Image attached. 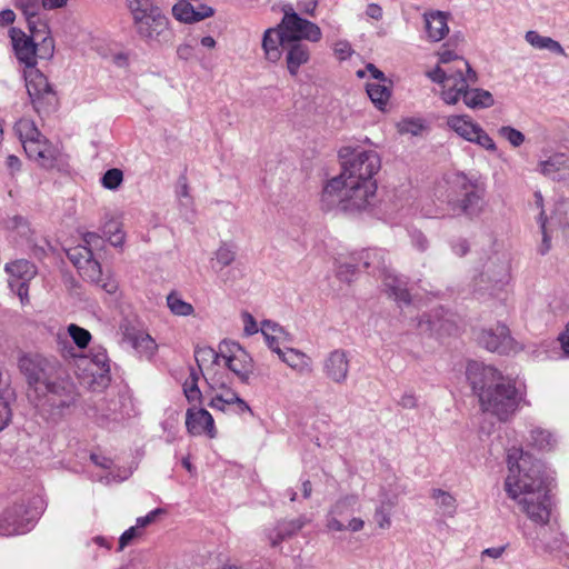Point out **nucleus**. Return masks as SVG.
<instances>
[{"mask_svg": "<svg viewBox=\"0 0 569 569\" xmlns=\"http://www.w3.org/2000/svg\"><path fill=\"white\" fill-rule=\"evenodd\" d=\"M137 36L149 46L172 41L169 20L152 0H126Z\"/></svg>", "mask_w": 569, "mask_h": 569, "instance_id": "nucleus-4", "label": "nucleus"}, {"mask_svg": "<svg viewBox=\"0 0 569 569\" xmlns=\"http://www.w3.org/2000/svg\"><path fill=\"white\" fill-rule=\"evenodd\" d=\"M511 279L510 261L506 256L491 257L485 266L478 283H487L480 289L488 290L490 295H497L509 284Z\"/></svg>", "mask_w": 569, "mask_h": 569, "instance_id": "nucleus-11", "label": "nucleus"}, {"mask_svg": "<svg viewBox=\"0 0 569 569\" xmlns=\"http://www.w3.org/2000/svg\"><path fill=\"white\" fill-rule=\"evenodd\" d=\"M9 37L17 60L26 68L33 69L37 66L36 40L16 27L9 29Z\"/></svg>", "mask_w": 569, "mask_h": 569, "instance_id": "nucleus-16", "label": "nucleus"}, {"mask_svg": "<svg viewBox=\"0 0 569 569\" xmlns=\"http://www.w3.org/2000/svg\"><path fill=\"white\" fill-rule=\"evenodd\" d=\"M167 306L171 313L179 317H188L194 312L193 306L184 301L176 291L167 296Z\"/></svg>", "mask_w": 569, "mask_h": 569, "instance_id": "nucleus-42", "label": "nucleus"}, {"mask_svg": "<svg viewBox=\"0 0 569 569\" xmlns=\"http://www.w3.org/2000/svg\"><path fill=\"white\" fill-rule=\"evenodd\" d=\"M70 261L79 269L82 264L89 261L92 258L93 252H91V248L78 246L68 250L67 252Z\"/></svg>", "mask_w": 569, "mask_h": 569, "instance_id": "nucleus-49", "label": "nucleus"}, {"mask_svg": "<svg viewBox=\"0 0 569 569\" xmlns=\"http://www.w3.org/2000/svg\"><path fill=\"white\" fill-rule=\"evenodd\" d=\"M177 194H178V198H179V201L182 206L184 207H189L192 204V198L189 193V186L187 183V179L186 178H182L180 180V186H179V189L177 191Z\"/></svg>", "mask_w": 569, "mask_h": 569, "instance_id": "nucleus-60", "label": "nucleus"}, {"mask_svg": "<svg viewBox=\"0 0 569 569\" xmlns=\"http://www.w3.org/2000/svg\"><path fill=\"white\" fill-rule=\"evenodd\" d=\"M68 333L80 349L87 348L91 341V333L74 323L68 326Z\"/></svg>", "mask_w": 569, "mask_h": 569, "instance_id": "nucleus-47", "label": "nucleus"}, {"mask_svg": "<svg viewBox=\"0 0 569 569\" xmlns=\"http://www.w3.org/2000/svg\"><path fill=\"white\" fill-rule=\"evenodd\" d=\"M485 188L466 174H457L448 207L452 216L478 217L483 210Z\"/></svg>", "mask_w": 569, "mask_h": 569, "instance_id": "nucleus-6", "label": "nucleus"}, {"mask_svg": "<svg viewBox=\"0 0 569 569\" xmlns=\"http://www.w3.org/2000/svg\"><path fill=\"white\" fill-rule=\"evenodd\" d=\"M103 232H104V236L108 237V240L112 246L119 247V246L123 244L124 233L122 232V230L118 223L111 222V223L107 224Z\"/></svg>", "mask_w": 569, "mask_h": 569, "instance_id": "nucleus-56", "label": "nucleus"}, {"mask_svg": "<svg viewBox=\"0 0 569 569\" xmlns=\"http://www.w3.org/2000/svg\"><path fill=\"white\" fill-rule=\"evenodd\" d=\"M260 331L264 337L268 347L277 355H281L280 345L287 338L284 330L278 323L264 320L261 325Z\"/></svg>", "mask_w": 569, "mask_h": 569, "instance_id": "nucleus-35", "label": "nucleus"}, {"mask_svg": "<svg viewBox=\"0 0 569 569\" xmlns=\"http://www.w3.org/2000/svg\"><path fill=\"white\" fill-rule=\"evenodd\" d=\"M478 342L492 352L509 353L517 350V342L510 336L508 327L501 323L481 330Z\"/></svg>", "mask_w": 569, "mask_h": 569, "instance_id": "nucleus-14", "label": "nucleus"}, {"mask_svg": "<svg viewBox=\"0 0 569 569\" xmlns=\"http://www.w3.org/2000/svg\"><path fill=\"white\" fill-rule=\"evenodd\" d=\"M224 365L242 381L248 382L252 373V359L237 342L223 341L220 345Z\"/></svg>", "mask_w": 569, "mask_h": 569, "instance_id": "nucleus-12", "label": "nucleus"}, {"mask_svg": "<svg viewBox=\"0 0 569 569\" xmlns=\"http://www.w3.org/2000/svg\"><path fill=\"white\" fill-rule=\"evenodd\" d=\"M355 256L358 261L362 262L365 269H371L372 272L378 271L380 274L388 268L386 252L381 249H366L355 253Z\"/></svg>", "mask_w": 569, "mask_h": 569, "instance_id": "nucleus-34", "label": "nucleus"}, {"mask_svg": "<svg viewBox=\"0 0 569 569\" xmlns=\"http://www.w3.org/2000/svg\"><path fill=\"white\" fill-rule=\"evenodd\" d=\"M78 270L84 279L96 283L108 293H114L117 291V281L111 277H103L101 266L93 257L90 258L89 261L82 264Z\"/></svg>", "mask_w": 569, "mask_h": 569, "instance_id": "nucleus-25", "label": "nucleus"}, {"mask_svg": "<svg viewBox=\"0 0 569 569\" xmlns=\"http://www.w3.org/2000/svg\"><path fill=\"white\" fill-rule=\"evenodd\" d=\"M236 259V247L231 243L222 242L214 252L212 264L213 268L218 267L219 270L230 266Z\"/></svg>", "mask_w": 569, "mask_h": 569, "instance_id": "nucleus-43", "label": "nucleus"}, {"mask_svg": "<svg viewBox=\"0 0 569 569\" xmlns=\"http://www.w3.org/2000/svg\"><path fill=\"white\" fill-rule=\"evenodd\" d=\"M467 379L473 392L480 399V393L490 390L496 383L503 379V376L493 367L472 361L467 367Z\"/></svg>", "mask_w": 569, "mask_h": 569, "instance_id": "nucleus-15", "label": "nucleus"}, {"mask_svg": "<svg viewBox=\"0 0 569 569\" xmlns=\"http://www.w3.org/2000/svg\"><path fill=\"white\" fill-rule=\"evenodd\" d=\"M221 358V350L217 352L214 349L210 347L197 348L194 351V359L198 365V372L201 373L202 366L207 362H218Z\"/></svg>", "mask_w": 569, "mask_h": 569, "instance_id": "nucleus-46", "label": "nucleus"}, {"mask_svg": "<svg viewBox=\"0 0 569 569\" xmlns=\"http://www.w3.org/2000/svg\"><path fill=\"white\" fill-rule=\"evenodd\" d=\"M200 373L194 369H190V375L183 383V393L190 403L199 405L202 401V392L198 387Z\"/></svg>", "mask_w": 569, "mask_h": 569, "instance_id": "nucleus-41", "label": "nucleus"}, {"mask_svg": "<svg viewBox=\"0 0 569 569\" xmlns=\"http://www.w3.org/2000/svg\"><path fill=\"white\" fill-rule=\"evenodd\" d=\"M26 153L30 159L36 160L46 169L54 168L61 161L62 157L60 149L52 144L46 137L40 139L34 147L31 144Z\"/></svg>", "mask_w": 569, "mask_h": 569, "instance_id": "nucleus-18", "label": "nucleus"}, {"mask_svg": "<svg viewBox=\"0 0 569 569\" xmlns=\"http://www.w3.org/2000/svg\"><path fill=\"white\" fill-rule=\"evenodd\" d=\"M357 258L355 253L351 256L350 261H339L337 266V277L346 282H351L356 271L358 269V264L356 263Z\"/></svg>", "mask_w": 569, "mask_h": 569, "instance_id": "nucleus-48", "label": "nucleus"}, {"mask_svg": "<svg viewBox=\"0 0 569 569\" xmlns=\"http://www.w3.org/2000/svg\"><path fill=\"white\" fill-rule=\"evenodd\" d=\"M479 403L483 412L495 416L499 421H509L522 406H531L526 399V389L503 378L490 390L480 393Z\"/></svg>", "mask_w": 569, "mask_h": 569, "instance_id": "nucleus-5", "label": "nucleus"}, {"mask_svg": "<svg viewBox=\"0 0 569 569\" xmlns=\"http://www.w3.org/2000/svg\"><path fill=\"white\" fill-rule=\"evenodd\" d=\"M26 509L21 505L8 508L0 518V535H21L29 530V521L23 517Z\"/></svg>", "mask_w": 569, "mask_h": 569, "instance_id": "nucleus-19", "label": "nucleus"}, {"mask_svg": "<svg viewBox=\"0 0 569 569\" xmlns=\"http://www.w3.org/2000/svg\"><path fill=\"white\" fill-rule=\"evenodd\" d=\"M279 357L290 368L300 372L309 371L310 369L309 357L296 349L288 348L286 351L281 350V355H279Z\"/></svg>", "mask_w": 569, "mask_h": 569, "instance_id": "nucleus-40", "label": "nucleus"}, {"mask_svg": "<svg viewBox=\"0 0 569 569\" xmlns=\"http://www.w3.org/2000/svg\"><path fill=\"white\" fill-rule=\"evenodd\" d=\"M439 63L427 73L433 82L441 84V97L447 104L457 103V93L477 82V73L469 62L451 50L443 49L439 52Z\"/></svg>", "mask_w": 569, "mask_h": 569, "instance_id": "nucleus-3", "label": "nucleus"}, {"mask_svg": "<svg viewBox=\"0 0 569 569\" xmlns=\"http://www.w3.org/2000/svg\"><path fill=\"white\" fill-rule=\"evenodd\" d=\"M186 427L192 436L208 435L216 436L214 421L212 416L203 408H189L186 413Z\"/></svg>", "mask_w": 569, "mask_h": 569, "instance_id": "nucleus-20", "label": "nucleus"}, {"mask_svg": "<svg viewBox=\"0 0 569 569\" xmlns=\"http://www.w3.org/2000/svg\"><path fill=\"white\" fill-rule=\"evenodd\" d=\"M283 18L279 24L284 32V39L288 41L319 42L322 38V31L318 24L301 18L291 8L283 10Z\"/></svg>", "mask_w": 569, "mask_h": 569, "instance_id": "nucleus-9", "label": "nucleus"}, {"mask_svg": "<svg viewBox=\"0 0 569 569\" xmlns=\"http://www.w3.org/2000/svg\"><path fill=\"white\" fill-rule=\"evenodd\" d=\"M83 247L91 248V252H93V249H97L100 246H102L103 239L96 232H88L83 237Z\"/></svg>", "mask_w": 569, "mask_h": 569, "instance_id": "nucleus-64", "label": "nucleus"}, {"mask_svg": "<svg viewBox=\"0 0 569 569\" xmlns=\"http://www.w3.org/2000/svg\"><path fill=\"white\" fill-rule=\"evenodd\" d=\"M284 38V32L279 26L264 31L262 37V50L268 61L276 63L280 60L284 44L288 41V39Z\"/></svg>", "mask_w": 569, "mask_h": 569, "instance_id": "nucleus-23", "label": "nucleus"}, {"mask_svg": "<svg viewBox=\"0 0 569 569\" xmlns=\"http://www.w3.org/2000/svg\"><path fill=\"white\" fill-rule=\"evenodd\" d=\"M141 535V530L137 526H132L127 529L119 538V547L118 550H123L127 546H129L137 537Z\"/></svg>", "mask_w": 569, "mask_h": 569, "instance_id": "nucleus-59", "label": "nucleus"}, {"mask_svg": "<svg viewBox=\"0 0 569 569\" xmlns=\"http://www.w3.org/2000/svg\"><path fill=\"white\" fill-rule=\"evenodd\" d=\"M529 442L539 450H551L557 443L555 435L541 427H533L530 430Z\"/></svg>", "mask_w": 569, "mask_h": 569, "instance_id": "nucleus-39", "label": "nucleus"}, {"mask_svg": "<svg viewBox=\"0 0 569 569\" xmlns=\"http://www.w3.org/2000/svg\"><path fill=\"white\" fill-rule=\"evenodd\" d=\"M358 502L356 495L340 497L330 508L327 516L326 527L330 531H343L346 526L338 519L350 513Z\"/></svg>", "mask_w": 569, "mask_h": 569, "instance_id": "nucleus-22", "label": "nucleus"}, {"mask_svg": "<svg viewBox=\"0 0 569 569\" xmlns=\"http://www.w3.org/2000/svg\"><path fill=\"white\" fill-rule=\"evenodd\" d=\"M229 412H233L237 415H243L246 412H249L252 415L250 406L242 398H240L237 393L234 395V399L230 407Z\"/></svg>", "mask_w": 569, "mask_h": 569, "instance_id": "nucleus-62", "label": "nucleus"}, {"mask_svg": "<svg viewBox=\"0 0 569 569\" xmlns=\"http://www.w3.org/2000/svg\"><path fill=\"white\" fill-rule=\"evenodd\" d=\"M386 292L398 303L409 305L411 301L407 283L396 276L389 268L380 273Z\"/></svg>", "mask_w": 569, "mask_h": 569, "instance_id": "nucleus-28", "label": "nucleus"}, {"mask_svg": "<svg viewBox=\"0 0 569 569\" xmlns=\"http://www.w3.org/2000/svg\"><path fill=\"white\" fill-rule=\"evenodd\" d=\"M308 522L305 516H300L292 520H281L276 527L267 533L272 547L279 546L283 540L297 535Z\"/></svg>", "mask_w": 569, "mask_h": 569, "instance_id": "nucleus-24", "label": "nucleus"}, {"mask_svg": "<svg viewBox=\"0 0 569 569\" xmlns=\"http://www.w3.org/2000/svg\"><path fill=\"white\" fill-rule=\"evenodd\" d=\"M122 182L123 172L118 168L107 170L101 178V184L108 190H117Z\"/></svg>", "mask_w": 569, "mask_h": 569, "instance_id": "nucleus-50", "label": "nucleus"}, {"mask_svg": "<svg viewBox=\"0 0 569 569\" xmlns=\"http://www.w3.org/2000/svg\"><path fill=\"white\" fill-rule=\"evenodd\" d=\"M539 171L552 180H566L569 178V157L565 153H556L539 162Z\"/></svg>", "mask_w": 569, "mask_h": 569, "instance_id": "nucleus-26", "label": "nucleus"}, {"mask_svg": "<svg viewBox=\"0 0 569 569\" xmlns=\"http://www.w3.org/2000/svg\"><path fill=\"white\" fill-rule=\"evenodd\" d=\"M448 127L458 136L469 141L472 140L479 124L473 122L468 116H450L447 118Z\"/></svg>", "mask_w": 569, "mask_h": 569, "instance_id": "nucleus-36", "label": "nucleus"}, {"mask_svg": "<svg viewBox=\"0 0 569 569\" xmlns=\"http://www.w3.org/2000/svg\"><path fill=\"white\" fill-rule=\"evenodd\" d=\"M376 192V181L360 182L335 177L326 183L321 202L327 210L339 208L346 212H357L372 204Z\"/></svg>", "mask_w": 569, "mask_h": 569, "instance_id": "nucleus-2", "label": "nucleus"}, {"mask_svg": "<svg viewBox=\"0 0 569 569\" xmlns=\"http://www.w3.org/2000/svg\"><path fill=\"white\" fill-rule=\"evenodd\" d=\"M90 362L97 367L96 372L103 377L110 370L109 358L107 350L102 347L92 348L89 356L87 357Z\"/></svg>", "mask_w": 569, "mask_h": 569, "instance_id": "nucleus-44", "label": "nucleus"}, {"mask_svg": "<svg viewBox=\"0 0 569 569\" xmlns=\"http://www.w3.org/2000/svg\"><path fill=\"white\" fill-rule=\"evenodd\" d=\"M283 51L286 54V66L289 74L291 77H297L300 67L310 61V48L302 41H287Z\"/></svg>", "mask_w": 569, "mask_h": 569, "instance_id": "nucleus-21", "label": "nucleus"}, {"mask_svg": "<svg viewBox=\"0 0 569 569\" xmlns=\"http://www.w3.org/2000/svg\"><path fill=\"white\" fill-rule=\"evenodd\" d=\"M14 131L19 137L24 151H28L31 144L34 146L40 141V139L44 138V136L38 130L36 123L26 118L16 122Z\"/></svg>", "mask_w": 569, "mask_h": 569, "instance_id": "nucleus-30", "label": "nucleus"}, {"mask_svg": "<svg viewBox=\"0 0 569 569\" xmlns=\"http://www.w3.org/2000/svg\"><path fill=\"white\" fill-rule=\"evenodd\" d=\"M164 513V510L161 508H157L152 511H150L148 515L143 517H139L136 521V526L141 530L142 528L151 525L154 522L157 516Z\"/></svg>", "mask_w": 569, "mask_h": 569, "instance_id": "nucleus-61", "label": "nucleus"}, {"mask_svg": "<svg viewBox=\"0 0 569 569\" xmlns=\"http://www.w3.org/2000/svg\"><path fill=\"white\" fill-rule=\"evenodd\" d=\"M27 91L34 110L40 113L54 102V92L44 74L31 70L27 77Z\"/></svg>", "mask_w": 569, "mask_h": 569, "instance_id": "nucleus-13", "label": "nucleus"}, {"mask_svg": "<svg viewBox=\"0 0 569 569\" xmlns=\"http://www.w3.org/2000/svg\"><path fill=\"white\" fill-rule=\"evenodd\" d=\"M430 497L435 500L436 506L441 510L443 516L452 518L457 512V500L448 491L435 488L430 492Z\"/></svg>", "mask_w": 569, "mask_h": 569, "instance_id": "nucleus-37", "label": "nucleus"}, {"mask_svg": "<svg viewBox=\"0 0 569 569\" xmlns=\"http://www.w3.org/2000/svg\"><path fill=\"white\" fill-rule=\"evenodd\" d=\"M7 226L9 229L17 231V233L24 239H29L32 233L28 221L20 216H14L9 219Z\"/></svg>", "mask_w": 569, "mask_h": 569, "instance_id": "nucleus-53", "label": "nucleus"}, {"mask_svg": "<svg viewBox=\"0 0 569 569\" xmlns=\"http://www.w3.org/2000/svg\"><path fill=\"white\" fill-rule=\"evenodd\" d=\"M525 40L537 50H547L551 53L566 56L563 47L559 41L551 37L542 36L536 30H529L525 33Z\"/></svg>", "mask_w": 569, "mask_h": 569, "instance_id": "nucleus-33", "label": "nucleus"}, {"mask_svg": "<svg viewBox=\"0 0 569 569\" xmlns=\"http://www.w3.org/2000/svg\"><path fill=\"white\" fill-rule=\"evenodd\" d=\"M468 88H463L457 93V102L462 97L465 104L471 109L489 108L493 104V97L489 91L483 89L469 90Z\"/></svg>", "mask_w": 569, "mask_h": 569, "instance_id": "nucleus-32", "label": "nucleus"}, {"mask_svg": "<svg viewBox=\"0 0 569 569\" xmlns=\"http://www.w3.org/2000/svg\"><path fill=\"white\" fill-rule=\"evenodd\" d=\"M423 129V124L418 119H403L398 123L400 133H410L412 136L419 134Z\"/></svg>", "mask_w": 569, "mask_h": 569, "instance_id": "nucleus-57", "label": "nucleus"}, {"mask_svg": "<svg viewBox=\"0 0 569 569\" xmlns=\"http://www.w3.org/2000/svg\"><path fill=\"white\" fill-rule=\"evenodd\" d=\"M4 270L10 276L8 280L10 289L16 288V282L31 281L37 274L36 266L26 259L7 263Z\"/></svg>", "mask_w": 569, "mask_h": 569, "instance_id": "nucleus-29", "label": "nucleus"}, {"mask_svg": "<svg viewBox=\"0 0 569 569\" xmlns=\"http://www.w3.org/2000/svg\"><path fill=\"white\" fill-rule=\"evenodd\" d=\"M28 29L30 31V36L36 41L40 39L41 36L49 33V26L46 21H42L39 16L36 19L27 20Z\"/></svg>", "mask_w": 569, "mask_h": 569, "instance_id": "nucleus-55", "label": "nucleus"}, {"mask_svg": "<svg viewBox=\"0 0 569 569\" xmlns=\"http://www.w3.org/2000/svg\"><path fill=\"white\" fill-rule=\"evenodd\" d=\"M234 395L236 392L229 389L217 392L214 396L211 397L210 401L208 402V406L213 410L229 412L234 399Z\"/></svg>", "mask_w": 569, "mask_h": 569, "instance_id": "nucleus-45", "label": "nucleus"}, {"mask_svg": "<svg viewBox=\"0 0 569 569\" xmlns=\"http://www.w3.org/2000/svg\"><path fill=\"white\" fill-rule=\"evenodd\" d=\"M538 223L540 226V229H541V232H542V242L539 247V252L540 254H546L550 248H551V241H550V237L547 232V216L541 212L538 217Z\"/></svg>", "mask_w": 569, "mask_h": 569, "instance_id": "nucleus-58", "label": "nucleus"}, {"mask_svg": "<svg viewBox=\"0 0 569 569\" xmlns=\"http://www.w3.org/2000/svg\"><path fill=\"white\" fill-rule=\"evenodd\" d=\"M214 11L211 7H202L201 11H196L188 2L174 4L172 8L173 17L182 22L192 23L213 16Z\"/></svg>", "mask_w": 569, "mask_h": 569, "instance_id": "nucleus-31", "label": "nucleus"}, {"mask_svg": "<svg viewBox=\"0 0 569 569\" xmlns=\"http://www.w3.org/2000/svg\"><path fill=\"white\" fill-rule=\"evenodd\" d=\"M342 171L338 177L360 182L376 181L375 176L381 168L379 154L373 150L342 148L339 151Z\"/></svg>", "mask_w": 569, "mask_h": 569, "instance_id": "nucleus-7", "label": "nucleus"}, {"mask_svg": "<svg viewBox=\"0 0 569 569\" xmlns=\"http://www.w3.org/2000/svg\"><path fill=\"white\" fill-rule=\"evenodd\" d=\"M509 473L505 490L509 498L517 501L520 510L538 526H546L551 516L552 502L541 472L540 465L521 449L508 452Z\"/></svg>", "mask_w": 569, "mask_h": 569, "instance_id": "nucleus-1", "label": "nucleus"}, {"mask_svg": "<svg viewBox=\"0 0 569 569\" xmlns=\"http://www.w3.org/2000/svg\"><path fill=\"white\" fill-rule=\"evenodd\" d=\"M387 82H368L366 86V90L368 97L372 101V103L380 110L387 106L390 96L391 89L386 84Z\"/></svg>", "mask_w": 569, "mask_h": 569, "instance_id": "nucleus-38", "label": "nucleus"}, {"mask_svg": "<svg viewBox=\"0 0 569 569\" xmlns=\"http://www.w3.org/2000/svg\"><path fill=\"white\" fill-rule=\"evenodd\" d=\"M335 54L340 60H346L352 53V48L348 41H338L333 47Z\"/></svg>", "mask_w": 569, "mask_h": 569, "instance_id": "nucleus-63", "label": "nucleus"}, {"mask_svg": "<svg viewBox=\"0 0 569 569\" xmlns=\"http://www.w3.org/2000/svg\"><path fill=\"white\" fill-rule=\"evenodd\" d=\"M18 368L28 386L39 392L40 387L49 379L52 361L38 352H23L18 358Z\"/></svg>", "mask_w": 569, "mask_h": 569, "instance_id": "nucleus-10", "label": "nucleus"}, {"mask_svg": "<svg viewBox=\"0 0 569 569\" xmlns=\"http://www.w3.org/2000/svg\"><path fill=\"white\" fill-rule=\"evenodd\" d=\"M38 403L40 407H49L52 410H62L73 406L77 401V389L69 379L47 380L39 389Z\"/></svg>", "mask_w": 569, "mask_h": 569, "instance_id": "nucleus-8", "label": "nucleus"}, {"mask_svg": "<svg viewBox=\"0 0 569 569\" xmlns=\"http://www.w3.org/2000/svg\"><path fill=\"white\" fill-rule=\"evenodd\" d=\"M350 368V360L347 351L342 349H336L325 358L323 360V373L325 376L333 381L335 383H343L348 379Z\"/></svg>", "mask_w": 569, "mask_h": 569, "instance_id": "nucleus-17", "label": "nucleus"}, {"mask_svg": "<svg viewBox=\"0 0 569 569\" xmlns=\"http://www.w3.org/2000/svg\"><path fill=\"white\" fill-rule=\"evenodd\" d=\"M425 29L427 38L432 42L441 41L449 32L448 16L441 11L426 12Z\"/></svg>", "mask_w": 569, "mask_h": 569, "instance_id": "nucleus-27", "label": "nucleus"}, {"mask_svg": "<svg viewBox=\"0 0 569 569\" xmlns=\"http://www.w3.org/2000/svg\"><path fill=\"white\" fill-rule=\"evenodd\" d=\"M470 142L477 143L483 149L495 152L497 150V146L491 137L479 126L476 130V133L472 137Z\"/></svg>", "mask_w": 569, "mask_h": 569, "instance_id": "nucleus-54", "label": "nucleus"}, {"mask_svg": "<svg viewBox=\"0 0 569 569\" xmlns=\"http://www.w3.org/2000/svg\"><path fill=\"white\" fill-rule=\"evenodd\" d=\"M498 134L506 139L513 148H518L525 142V134L510 126L500 127Z\"/></svg>", "mask_w": 569, "mask_h": 569, "instance_id": "nucleus-51", "label": "nucleus"}, {"mask_svg": "<svg viewBox=\"0 0 569 569\" xmlns=\"http://www.w3.org/2000/svg\"><path fill=\"white\" fill-rule=\"evenodd\" d=\"M37 43V58L50 59L54 53V40L50 32L40 37Z\"/></svg>", "mask_w": 569, "mask_h": 569, "instance_id": "nucleus-52", "label": "nucleus"}]
</instances>
